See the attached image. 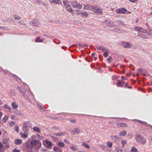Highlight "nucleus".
<instances>
[{"mask_svg":"<svg viewBox=\"0 0 152 152\" xmlns=\"http://www.w3.org/2000/svg\"><path fill=\"white\" fill-rule=\"evenodd\" d=\"M135 138L137 141L142 144H144L146 142V139L140 134H137Z\"/></svg>","mask_w":152,"mask_h":152,"instance_id":"f257e3e1","label":"nucleus"},{"mask_svg":"<svg viewBox=\"0 0 152 152\" xmlns=\"http://www.w3.org/2000/svg\"><path fill=\"white\" fill-rule=\"evenodd\" d=\"M43 145L49 149H51L53 145L52 142L49 140L46 139L43 141Z\"/></svg>","mask_w":152,"mask_h":152,"instance_id":"f03ea898","label":"nucleus"},{"mask_svg":"<svg viewBox=\"0 0 152 152\" xmlns=\"http://www.w3.org/2000/svg\"><path fill=\"white\" fill-rule=\"evenodd\" d=\"M31 144H32V147H36L37 145L38 147L37 148H40L42 146L41 142L39 140H37L34 139L31 141Z\"/></svg>","mask_w":152,"mask_h":152,"instance_id":"7ed1b4c3","label":"nucleus"},{"mask_svg":"<svg viewBox=\"0 0 152 152\" xmlns=\"http://www.w3.org/2000/svg\"><path fill=\"white\" fill-rule=\"evenodd\" d=\"M115 12L118 14H126L131 13L127 11L126 9L123 8H120L117 9L115 10Z\"/></svg>","mask_w":152,"mask_h":152,"instance_id":"20e7f679","label":"nucleus"},{"mask_svg":"<svg viewBox=\"0 0 152 152\" xmlns=\"http://www.w3.org/2000/svg\"><path fill=\"white\" fill-rule=\"evenodd\" d=\"M92 11L98 15L101 14L102 13V10L99 6L94 7Z\"/></svg>","mask_w":152,"mask_h":152,"instance_id":"39448f33","label":"nucleus"},{"mask_svg":"<svg viewBox=\"0 0 152 152\" xmlns=\"http://www.w3.org/2000/svg\"><path fill=\"white\" fill-rule=\"evenodd\" d=\"M71 4L73 7L76 8L80 9L82 8V5L79 3H78L77 1H73L72 2Z\"/></svg>","mask_w":152,"mask_h":152,"instance_id":"423d86ee","label":"nucleus"},{"mask_svg":"<svg viewBox=\"0 0 152 152\" xmlns=\"http://www.w3.org/2000/svg\"><path fill=\"white\" fill-rule=\"evenodd\" d=\"M63 3L67 11L70 12H72L73 10L70 5L69 4L68 2L64 1H63Z\"/></svg>","mask_w":152,"mask_h":152,"instance_id":"0eeeda50","label":"nucleus"},{"mask_svg":"<svg viewBox=\"0 0 152 152\" xmlns=\"http://www.w3.org/2000/svg\"><path fill=\"white\" fill-rule=\"evenodd\" d=\"M121 44L122 45L124 48H129L131 47L132 45L130 43L124 42H121Z\"/></svg>","mask_w":152,"mask_h":152,"instance_id":"6e6552de","label":"nucleus"},{"mask_svg":"<svg viewBox=\"0 0 152 152\" xmlns=\"http://www.w3.org/2000/svg\"><path fill=\"white\" fill-rule=\"evenodd\" d=\"M17 89L23 95H24L26 94V90L22 87H20L19 86H18L17 88Z\"/></svg>","mask_w":152,"mask_h":152,"instance_id":"1a4fd4ad","label":"nucleus"},{"mask_svg":"<svg viewBox=\"0 0 152 152\" xmlns=\"http://www.w3.org/2000/svg\"><path fill=\"white\" fill-rule=\"evenodd\" d=\"M83 5L84 6V7L83 8L84 9L92 11L94 7H93L92 5H86L85 4H84Z\"/></svg>","mask_w":152,"mask_h":152,"instance_id":"9d476101","label":"nucleus"},{"mask_svg":"<svg viewBox=\"0 0 152 152\" xmlns=\"http://www.w3.org/2000/svg\"><path fill=\"white\" fill-rule=\"evenodd\" d=\"M4 144L6 145V146L7 148L9 147V143L10 142V140L8 138L3 139L2 140Z\"/></svg>","mask_w":152,"mask_h":152,"instance_id":"9b49d317","label":"nucleus"},{"mask_svg":"<svg viewBox=\"0 0 152 152\" xmlns=\"http://www.w3.org/2000/svg\"><path fill=\"white\" fill-rule=\"evenodd\" d=\"M134 29L137 31H140L141 32H146V31L144 30L142 28L136 27L134 28Z\"/></svg>","mask_w":152,"mask_h":152,"instance_id":"f8f14e48","label":"nucleus"},{"mask_svg":"<svg viewBox=\"0 0 152 152\" xmlns=\"http://www.w3.org/2000/svg\"><path fill=\"white\" fill-rule=\"evenodd\" d=\"M49 1L51 3H55L57 4H61L62 2L61 0H49Z\"/></svg>","mask_w":152,"mask_h":152,"instance_id":"ddd939ff","label":"nucleus"},{"mask_svg":"<svg viewBox=\"0 0 152 152\" xmlns=\"http://www.w3.org/2000/svg\"><path fill=\"white\" fill-rule=\"evenodd\" d=\"M33 130L35 132H38V133H40L41 132V130L37 126H34L33 127Z\"/></svg>","mask_w":152,"mask_h":152,"instance_id":"4468645a","label":"nucleus"},{"mask_svg":"<svg viewBox=\"0 0 152 152\" xmlns=\"http://www.w3.org/2000/svg\"><path fill=\"white\" fill-rule=\"evenodd\" d=\"M12 107L14 109H17L18 107V105L16 104L15 102H12L11 104Z\"/></svg>","mask_w":152,"mask_h":152,"instance_id":"2eb2a0df","label":"nucleus"},{"mask_svg":"<svg viewBox=\"0 0 152 152\" xmlns=\"http://www.w3.org/2000/svg\"><path fill=\"white\" fill-rule=\"evenodd\" d=\"M126 132L125 130H123L120 132L119 134L120 136H123L126 135Z\"/></svg>","mask_w":152,"mask_h":152,"instance_id":"dca6fc26","label":"nucleus"},{"mask_svg":"<svg viewBox=\"0 0 152 152\" xmlns=\"http://www.w3.org/2000/svg\"><path fill=\"white\" fill-rule=\"evenodd\" d=\"M96 48L98 50H103V51H107V49L105 48L104 47H102L99 46H96Z\"/></svg>","mask_w":152,"mask_h":152,"instance_id":"f3484780","label":"nucleus"},{"mask_svg":"<svg viewBox=\"0 0 152 152\" xmlns=\"http://www.w3.org/2000/svg\"><path fill=\"white\" fill-rule=\"evenodd\" d=\"M31 23L33 26H37L38 25V22L37 20H33L31 22Z\"/></svg>","mask_w":152,"mask_h":152,"instance_id":"a211bd4d","label":"nucleus"},{"mask_svg":"<svg viewBox=\"0 0 152 152\" xmlns=\"http://www.w3.org/2000/svg\"><path fill=\"white\" fill-rule=\"evenodd\" d=\"M26 147L29 148H32L31 142H27L26 143Z\"/></svg>","mask_w":152,"mask_h":152,"instance_id":"6ab92c4d","label":"nucleus"},{"mask_svg":"<svg viewBox=\"0 0 152 152\" xmlns=\"http://www.w3.org/2000/svg\"><path fill=\"white\" fill-rule=\"evenodd\" d=\"M124 82L123 81H119L118 82L116 83L118 87H122L124 85Z\"/></svg>","mask_w":152,"mask_h":152,"instance_id":"aec40b11","label":"nucleus"},{"mask_svg":"<svg viewBox=\"0 0 152 152\" xmlns=\"http://www.w3.org/2000/svg\"><path fill=\"white\" fill-rule=\"evenodd\" d=\"M22 142V141L20 139L15 140V144L17 145H20Z\"/></svg>","mask_w":152,"mask_h":152,"instance_id":"412c9836","label":"nucleus"},{"mask_svg":"<svg viewBox=\"0 0 152 152\" xmlns=\"http://www.w3.org/2000/svg\"><path fill=\"white\" fill-rule=\"evenodd\" d=\"M117 125L118 126L123 127H127V125L126 124L123 123H119L117 124Z\"/></svg>","mask_w":152,"mask_h":152,"instance_id":"4be33fe9","label":"nucleus"},{"mask_svg":"<svg viewBox=\"0 0 152 152\" xmlns=\"http://www.w3.org/2000/svg\"><path fill=\"white\" fill-rule=\"evenodd\" d=\"M40 37H37L36 39L35 42H42L43 41V39H40Z\"/></svg>","mask_w":152,"mask_h":152,"instance_id":"5701e85b","label":"nucleus"},{"mask_svg":"<svg viewBox=\"0 0 152 152\" xmlns=\"http://www.w3.org/2000/svg\"><path fill=\"white\" fill-rule=\"evenodd\" d=\"M54 134L57 136H61L64 135L65 134V133L64 132H62L61 133H55Z\"/></svg>","mask_w":152,"mask_h":152,"instance_id":"b1692460","label":"nucleus"},{"mask_svg":"<svg viewBox=\"0 0 152 152\" xmlns=\"http://www.w3.org/2000/svg\"><path fill=\"white\" fill-rule=\"evenodd\" d=\"M81 15L82 17L85 16L87 17L88 16V14L86 12H83L81 13Z\"/></svg>","mask_w":152,"mask_h":152,"instance_id":"393cba45","label":"nucleus"},{"mask_svg":"<svg viewBox=\"0 0 152 152\" xmlns=\"http://www.w3.org/2000/svg\"><path fill=\"white\" fill-rule=\"evenodd\" d=\"M27 133H20V134L21 137L23 138H27L28 137V135L27 134Z\"/></svg>","mask_w":152,"mask_h":152,"instance_id":"a878e982","label":"nucleus"},{"mask_svg":"<svg viewBox=\"0 0 152 152\" xmlns=\"http://www.w3.org/2000/svg\"><path fill=\"white\" fill-rule=\"evenodd\" d=\"M61 150L60 149L57 147H54L53 148V151L55 152H58Z\"/></svg>","mask_w":152,"mask_h":152,"instance_id":"bb28decb","label":"nucleus"},{"mask_svg":"<svg viewBox=\"0 0 152 152\" xmlns=\"http://www.w3.org/2000/svg\"><path fill=\"white\" fill-rule=\"evenodd\" d=\"M70 148L72 150L74 151H76L77 149L76 146H71L70 147Z\"/></svg>","mask_w":152,"mask_h":152,"instance_id":"cd10ccee","label":"nucleus"},{"mask_svg":"<svg viewBox=\"0 0 152 152\" xmlns=\"http://www.w3.org/2000/svg\"><path fill=\"white\" fill-rule=\"evenodd\" d=\"M75 129V130L76 133L79 134L81 131V130L79 127H76Z\"/></svg>","mask_w":152,"mask_h":152,"instance_id":"c85d7f7f","label":"nucleus"},{"mask_svg":"<svg viewBox=\"0 0 152 152\" xmlns=\"http://www.w3.org/2000/svg\"><path fill=\"white\" fill-rule=\"evenodd\" d=\"M107 146L109 148H111L113 146V143L110 142H107Z\"/></svg>","mask_w":152,"mask_h":152,"instance_id":"c756f323","label":"nucleus"},{"mask_svg":"<svg viewBox=\"0 0 152 152\" xmlns=\"http://www.w3.org/2000/svg\"><path fill=\"white\" fill-rule=\"evenodd\" d=\"M131 152H137V149L135 147H132L131 150Z\"/></svg>","mask_w":152,"mask_h":152,"instance_id":"7c9ffc66","label":"nucleus"},{"mask_svg":"<svg viewBox=\"0 0 152 152\" xmlns=\"http://www.w3.org/2000/svg\"><path fill=\"white\" fill-rule=\"evenodd\" d=\"M8 117L7 116H5L3 118L2 121H3V122H6L8 120Z\"/></svg>","mask_w":152,"mask_h":152,"instance_id":"2f4dec72","label":"nucleus"},{"mask_svg":"<svg viewBox=\"0 0 152 152\" xmlns=\"http://www.w3.org/2000/svg\"><path fill=\"white\" fill-rule=\"evenodd\" d=\"M58 145L61 147H64L65 146V145L64 143L60 142L58 143Z\"/></svg>","mask_w":152,"mask_h":152,"instance_id":"473e14b6","label":"nucleus"},{"mask_svg":"<svg viewBox=\"0 0 152 152\" xmlns=\"http://www.w3.org/2000/svg\"><path fill=\"white\" fill-rule=\"evenodd\" d=\"M15 19L17 20H19L21 19V18L19 16H17L15 15L13 16Z\"/></svg>","mask_w":152,"mask_h":152,"instance_id":"72a5a7b5","label":"nucleus"},{"mask_svg":"<svg viewBox=\"0 0 152 152\" xmlns=\"http://www.w3.org/2000/svg\"><path fill=\"white\" fill-rule=\"evenodd\" d=\"M23 130L24 132L26 133H28L29 132V130L28 128H23Z\"/></svg>","mask_w":152,"mask_h":152,"instance_id":"f704fd0d","label":"nucleus"},{"mask_svg":"<svg viewBox=\"0 0 152 152\" xmlns=\"http://www.w3.org/2000/svg\"><path fill=\"white\" fill-rule=\"evenodd\" d=\"M4 107L5 109H7L9 110H10L11 109V107L7 105H4Z\"/></svg>","mask_w":152,"mask_h":152,"instance_id":"c9c22d12","label":"nucleus"},{"mask_svg":"<svg viewBox=\"0 0 152 152\" xmlns=\"http://www.w3.org/2000/svg\"><path fill=\"white\" fill-rule=\"evenodd\" d=\"M107 52H104L103 53V56L105 58H107L108 57V53L109 52L107 50V51H106Z\"/></svg>","mask_w":152,"mask_h":152,"instance_id":"e433bc0d","label":"nucleus"},{"mask_svg":"<svg viewBox=\"0 0 152 152\" xmlns=\"http://www.w3.org/2000/svg\"><path fill=\"white\" fill-rule=\"evenodd\" d=\"M15 124V122L13 121L11 122L9 124V125L10 126H14Z\"/></svg>","mask_w":152,"mask_h":152,"instance_id":"4c0bfd02","label":"nucleus"},{"mask_svg":"<svg viewBox=\"0 0 152 152\" xmlns=\"http://www.w3.org/2000/svg\"><path fill=\"white\" fill-rule=\"evenodd\" d=\"M118 23L119 24L122 25L123 26H125V23L123 22V21L119 20L118 21Z\"/></svg>","mask_w":152,"mask_h":152,"instance_id":"58836bf2","label":"nucleus"},{"mask_svg":"<svg viewBox=\"0 0 152 152\" xmlns=\"http://www.w3.org/2000/svg\"><path fill=\"white\" fill-rule=\"evenodd\" d=\"M14 129L17 132H19V126H15Z\"/></svg>","mask_w":152,"mask_h":152,"instance_id":"ea45409f","label":"nucleus"},{"mask_svg":"<svg viewBox=\"0 0 152 152\" xmlns=\"http://www.w3.org/2000/svg\"><path fill=\"white\" fill-rule=\"evenodd\" d=\"M127 142L125 140H124L121 141V143L122 144V147H124V145L126 144Z\"/></svg>","mask_w":152,"mask_h":152,"instance_id":"a19ab883","label":"nucleus"},{"mask_svg":"<svg viewBox=\"0 0 152 152\" xmlns=\"http://www.w3.org/2000/svg\"><path fill=\"white\" fill-rule=\"evenodd\" d=\"M118 78V77L116 75H113L112 77V79L113 80H116Z\"/></svg>","mask_w":152,"mask_h":152,"instance_id":"79ce46f5","label":"nucleus"},{"mask_svg":"<svg viewBox=\"0 0 152 152\" xmlns=\"http://www.w3.org/2000/svg\"><path fill=\"white\" fill-rule=\"evenodd\" d=\"M37 138L39 139H40V140H42L43 139V137L41 136L39 134H37Z\"/></svg>","mask_w":152,"mask_h":152,"instance_id":"37998d69","label":"nucleus"},{"mask_svg":"<svg viewBox=\"0 0 152 152\" xmlns=\"http://www.w3.org/2000/svg\"><path fill=\"white\" fill-rule=\"evenodd\" d=\"M79 45L80 47H87L88 46V45H86V44H83V45H81V44H79Z\"/></svg>","mask_w":152,"mask_h":152,"instance_id":"c03bdc74","label":"nucleus"},{"mask_svg":"<svg viewBox=\"0 0 152 152\" xmlns=\"http://www.w3.org/2000/svg\"><path fill=\"white\" fill-rule=\"evenodd\" d=\"M72 123L75 124L76 123V121L75 119H71L69 120Z\"/></svg>","mask_w":152,"mask_h":152,"instance_id":"a18cd8bd","label":"nucleus"},{"mask_svg":"<svg viewBox=\"0 0 152 152\" xmlns=\"http://www.w3.org/2000/svg\"><path fill=\"white\" fill-rule=\"evenodd\" d=\"M76 14L77 15H78L80 14L81 15V12L79 10H76Z\"/></svg>","mask_w":152,"mask_h":152,"instance_id":"49530a36","label":"nucleus"},{"mask_svg":"<svg viewBox=\"0 0 152 152\" xmlns=\"http://www.w3.org/2000/svg\"><path fill=\"white\" fill-rule=\"evenodd\" d=\"M83 146L86 148H90L89 146L86 144H83Z\"/></svg>","mask_w":152,"mask_h":152,"instance_id":"de8ad7c7","label":"nucleus"},{"mask_svg":"<svg viewBox=\"0 0 152 152\" xmlns=\"http://www.w3.org/2000/svg\"><path fill=\"white\" fill-rule=\"evenodd\" d=\"M112 60V58L111 56H110L109 58H108L107 59V61L109 63H110L111 62Z\"/></svg>","mask_w":152,"mask_h":152,"instance_id":"09e8293b","label":"nucleus"},{"mask_svg":"<svg viewBox=\"0 0 152 152\" xmlns=\"http://www.w3.org/2000/svg\"><path fill=\"white\" fill-rule=\"evenodd\" d=\"M140 123L144 125H147V123L146 122L142 121H141Z\"/></svg>","mask_w":152,"mask_h":152,"instance_id":"8fccbe9b","label":"nucleus"},{"mask_svg":"<svg viewBox=\"0 0 152 152\" xmlns=\"http://www.w3.org/2000/svg\"><path fill=\"white\" fill-rule=\"evenodd\" d=\"M13 152H20V150L15 149H14L13 151Z\"/></svg>","mask_w":152,"mask_h":152,"instance_id":"3c124183","label":"nucleus"},{"mask_svg":"<svg viewBox=\"0 0 152 152\" xmlns=\"http://www.w3.org/2000/svg\"><path fill=\"white\" fill-rule=\"evenodd\" d=\"M113 139L115 140H118V138L117 136H113Z\"/></svg>","mask_w":152,"mask_h":152,"instance_id":"603ef678","label":"nucleus"},{"mask_svg":"<svg viewBox=\"0 0 152 152\" xmlns=\"http://www.w3.org/2000/svg\"><path fill=\"white\" fill-rule=\"evenodd\" d=\"M28 128L26 123H24L23 124V128Z\"/></svg>","mask_w":152,"mask_h":152,"instance_id":"864d4df0","label":"nucleus"},{"mask_svg":"<svg viewBox=\"0 0 152 152\" xmlns=\"http://www.w3.org/2000/svg\"><path fill=\"white\" fill-rule=\"evenodd\" d=\"M71 133L73 134H75L76 133V132H75V129L74 130L71 132Z\"/></svg>","mask_w":152,"mask_h":152,"instance_id":"5fc2aeb1","label":"nucleus"},{"mask_svg":"<svg viewBox=\"0 0 152 152\" xmlns=\"http://www.w3.org/2000/svg\"><path fill=\"white\" fill-rule=\"evenodd\" d=\"M134 121H135L136 122H137L139 123H140L141 121L137 119H134Z\"/></svg>","mask_w":152,"mask_h":152,"instance_id":"6e6d98bb","label":"nucleus"},{"mask_svg":"<svg viewBox=\"0 0 152 152\" xmlns=\"http://www.w3.org/2000/svg\"><path fill=\"white\" fill-rule=\"evenodd\" d=\"M64 142H65L67 144H70V143L68 141V140L66 139L64 140Z\"/></svg>","mask_w":152,"mask_h":152,"instance_id":"4d7b16f0","label":"nucleus"},{"mask_svg":"<svg viewBox=\"0 0 152 152\" xmlns=\"http://www.w3.org/2000/svg\"><path fill=\"white\" fill-rule=\"evenodd\" d=\"M117 152H125V151L122 149H119Z\"/></svg>","mask_w":152,"mask_h":152,"instance_id":"13d9d810","label":"nucleus"},{"mask_svg":"<svg viewBox=\"0 0 152 152\" xmlns=\"http://www.w3.org/2000/svg\"><path fill=\"white\" fill-rule=\"evenodd\" d=\"M36 1L38 3H42V2L40 0H36Z\"/></svg>","mask_w":152,"mask_h":152,"instance_id":"bf43d9fd","label":"nucleus"},{"mask_svg":"<svg viewBox=\"0 0 152 152\" xmlns=\"http://www.w3.org/2000/svg\"><path fill=\"white\" fill-rule=\"evenodd\" d=\"M121 79L123 80H126V78L124 76H122L121 77Z\"/></svg>","mask_w":152,"mask_h":152,"instance_id":"052dcab7","label":"nucleus"},{"mask_svg":"<svg viewBox=\"0 0 152 152\" xmlns=\"http://www.w3.org/2000/svg\"><path fill=\"white\" fill-rule=\"evenodd\" d=\"M137 0H129L130 1L132 2H134Z\"/></svg>","mask_w":152,"mask_h":152,"instance_id":"680f3d73","label":"nucleus"},{"mask_svg":"<svg viewBox=\"0 0 152 152\" xmlns=\"http://www.w3.org/2000/svg\"><path fill=\"white\" fill-rule=\"evenodd\" d=\"M11 92L12 93H13V94L14 95H15V93L14 91H12Z\"/></svg>","mask_w":152,"mask_h":152,"instance_id":"e2e57ef3","label":"nucleus"},{"mask_svg":"<svg viewBox=\"0 0 152 152\" xmlns=\"http://www.w3.org/2000/svg\"><path fill=\"white\" fill-rule=\"evenodd\" d=\"M3 146V145L0 142V148H1Z\"/></svg>","mask_w":152,"mask_h":152,"instance_id":"0e129e2a","label":"nucleus"},{"mask_svg":"<svg viewBox=\"0 0 152 152\" xmlns=\"http://www.w3.org/2000/svg\"><path fill=\"white\" fill-rule=\"evenodd\" d=\"M2 115V113L1 112H0V117L1 118Z\"/></svg>","mask_w":152,"mask_h":152,"instance_id":"69168bd1","label":"nucleus"},{"mask_svg":"<svg viewBox=\"0 0 152 152\" xmlns=\"http://www.w3.org/2000/svg\"><path fill=\"white\" fill-rule=\"evenodd\" d=\"M128 84V83H126V84H125V87L126 88H127V85Z\"/></svg>","mask_w":152,"mask_h":152,"instance_id":"338daca9","label":"nucleus"},{"mask_svg":"<svg viewBox=\"0 0 152 152\" xmlns=\"http://www.w3.org/2000/svg\"><path fill=\"white\" fill-rule=\"evenodd\" d=\"M95 54L94 53H92L91 54V56H93V57H94V56H95Z\"/></svg>","mask_w":152,"mask_h":152,"instance_id":"774afa93","label":"nucleus"}]
</instances>
